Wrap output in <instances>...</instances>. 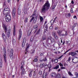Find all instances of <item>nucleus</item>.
<instances>
[{
	"mask_svg": "<svg viewBox=\"0 0 78 78\" xmlns=\"http://www.w3.org/2000/svg\"><path fill=\"white\" fill-rule=\"evenodd\" d=\"M50 7V4L48 1H47L46 3L42 6L41 8V13H45L46 11H48Z\"/></svg>",
	"mask_w": 78,
	"mask_h": 78,
	"instance_id": "nucleus-1",
	"label": "nucleus"
},
{
	"mask_svg": "<svg viewBox=\"0 0 78 78\" xmlns=\"http://www.w3.org/2000/svg\"><path fill=\"white\" fill-rule=\"evenodd\" d=\"M5 20L6 22H9V21L11 20V16L9 15V14L6 15L5 16Z\"/></svg>",
	"mask_w": 78,
	"mask_h": 78,
	"instance_id": "nucleus-2",
	"label": "nucleus"
},
{
	"mask_svg": "<svg viewBox=\"0 0 78 78\" xmlns=\"http://www.w3.org/2000/svg\"><path fill=\"white\" fill-rule=\"evenodd\" d=\"M3 50L4 51V54L3 55L4 59L5 62H6V50H5V49H4Z\"/></svg>",
	"mask_w": 78,
	"mask_h": 78,
	"instance_id": "nucleus-3",
	"label": "nucleus"
},
{
	"mask_svg": "<svg viewBox=\"0 0 78 78\" xmlns=\"http://www.w3.org/2000/svg\"><path fill=\"white\" fill-rule=\"evenodd\" d=\"M36 11H37L36 10H34V12L33 14H32V17L35 16L34 17H35V19H36L35 21V23L36 22V20H37V16H38V15H37V14H36Z\"/></svg>",
	"mask_w": 78,
	"mask_h": 78,
	"instance_id": "nucleus-4",
	"label": "nucleus"
},
{
	"mask_svg": "<svg viewBox=\"0 0 78 78\" xmlns=\"http://www.w3.org/2000/svg\"><path fill=\"white\" fill-rule=\"evenodd\" d=\"M78 62V58L76 57H73L72 59V62L73 63H76Z\"/></svg>",
	"mask_w": 78,
	"mask_h": 78,
	"instance_id": "nucleus-5",
	"label": "nucleus"
},
{
	"mask_svg": "<svg viewBox=\"0 0 78 78\" xmlns=\"http://www.w3.org/2000/svg\"><path fill=\"white\" fill-rule=\"evenodd\" d=\"M52 36H53L54 37L55 40H57V39H58V37L57 35H56V32H53L52 33Z\"/></svg>",
	"mask_w": 78,
	"mask_h": 78,
	"instance_id": "nucleus-6",
	"label": "nucleus"
},
{
	"mask_svg": "<svg viewBox=\"0 0 78 78\" xmlns=\"http://www.w3.org/2000/svg\"><path fill=\"white\" fill-rule=\"evenodd\" d=\"M16 8H14L12 11V16L13 17H14L16 16Z\"/></svg>",
	"mask_w": 78,
	"mask_h": 78,
	"instance_id": "nucleus-7",
	"label": "nucleus"
},
{
	"mask_svg": "<svg viewBox=\"0 0 78 78\" xmlns=\"http://www.w3.org/2000/svg\"><path fill=\"white\" fill-rule=\"evenodd\" d=\"M10 58L11 59H13V52H14L13 51V49H11L10 51Z\"/></svg>",
	"mask_w": 78,
	"mask_h": 78,
	"instance_id": "nucleus-8",
	"label": "nucleus"
},
{
	"mask_svg": "<svg viewBox=\"0 0 78 78\" xmlns=\"http://www.w3.org/2000/svg\"><path fill=\"white\" fill-rule=\"evenodd\" d=\"M19 36L18 37V39L19 40H20V38H21V37H22V30L21 29H20V30H19Z\"/></svg>",
	"mask_w": 78,
	"mask_h": 78,
	"instance_id": "nucleus-9",
	"label": "nucleus"
},
{
	"mask_svg": "<svg viewBox=\"0 0 78 78\" xmlns=\"http://www.w3.org/2000/svg\"><path fill=\"white\" fill-rule=\"evenodd\" d=\"M21 68L22 70V72L21 73V75L23 76V75L25 74V69H24V68H23V66H22Z\"/></svg>",
	"mask_w": 78,
	"mask_h": 78,
	"instance_id": "nucleus-10",
	"label": "nucleus"
},
{
	"mask_svg": "<svg viewBox=\"0 0 78 78\" xmlns=\"http://www.w3.org/2000/svg\"><path fill=\"white\" fill-rule=\"evenodd\" d=\"M6 35H7V37H10V34L11 33V31L10 30H9L8 31L6 32L5 33Z\"/></svg>",
	"mask_w": 78,
	"mask_h": 78,
	"instance_id": "nucleus-11",
	"label": "nucleus"
},
{
	"mask_svg": "<svg viewBox=\"0 0 78 78\" xmlns=\"http://www.w3.org/2000/svg\"><path fill=\"white\" fill-rule=\"evenodd\" d=\"M26 41L27 40L26 39V38H24L23 39V43L22 44V47H24V46H25V44Z\"/></svg>",
	"mask_w": 78,
	"mask_h": 78,
	"instance_id": "nucleus-12",
	"label": "nucleus"
},
{
	"mask_svg": "<svg viewBox=\"0 0 78 78\" xmlns=\"http://www.w3.org/2000/svg\"><path fill=\"white\" fill-rule=\"evenodd\" d=\"M56 74L55 73H52L51 74V76L52 78L55 77L56 78Z\"/></svg>",
	"mask_w": 78,
	"mask_h": 78,
	"instance_id": "nucleus-13",
	"label": "nucleus"
},
{
	"mask_svg": "<svg viewBox=\"0 0 78 78\" xmlns=\"http://www.w3.org/2000/svg\"><path fill=\"white\" fill-rule=\"evenodd\" d=\"M57 33L58 34V36H61V35H62V34H61V33H62V31L58 30L57 31Z\"/></svg>",
	"mask_w": 78,
	"mask_h": 78,
	"instance_id": "nucleus-14",
	"label": "nucleus"
},
{
	"mask_svg": "<svg viewBox=\"0 0 78 78\" xmlns=\"http://www.w3.org/2000/svg\"><path fill=\"white\" fill-rule=\"evenodd\" d=\"M71 16V14L70 13H67L66 14V17L67 18H69V17H70Z\"/></svg>",
	"mask_w": 78,
	"mask_h": 78,
	"instance_id": "nucleus-15",
	"label": "nucleus"
},
{
	"mask_svg": "<svg viewBox=\"0 0 78 78\" xmlns=\"http://www.w3.org/2000/svg\"><path fill=\"white\" fill-rule=\"evenodd\" d=\"M2 36L5 42H6V36H5V34L3 33L2 34Z\"/></svg>",
	"mask_w": 78,
	"mask_h": 78,
	"instance_id": "nucleus-16",
	"label": "nucleus"
},
{
	"mask_svg": "<svg viewBox=\"0 0 78 78\" xmlns=\"http://www.w3.org/2000/svg\"><path fill=\"white\" fill-rule=\"evenodd\" d=\"M2 26L3 28H4V31H5V33H6V31H7V27H6L5 25H3Z\"/></svg>",
	"mask_w": 78,
	"mask_h": 78,
	"instance_id": "nucleus-17",
	"label": "nucleus"
},
{
	"mask_svg": "<svg viewBox=\"0 0 78 78\" xmlns=\"http://www.w3.org/2000/svg\"><path fill=\"white\" fill-rule=\"evenodd\" d=\"M31 31H32V29H29L27 33L28 36H29L30 35V34H31Z\"/></svg>",
	"mask_w": 78,
	"mask_h": 78,
	"instance_id": "nucleus-18",
	"label": "nucleus"
},
{
	"mask_svg": "<svg viewBox=\"0 0 78 78\" xmlns=\"http://www.w3.org/2000/svg\"><path fill=\"white\" fill-rule=\"evenodd\" d=\"M4 12H6V11H7V12H9V10H10V9H9L8 8H5L4 9Z\"/></svg>",
	"mask_w": 78,
	"mask_h": 78,
	"instance_id": "nucleus-19",
	"label": "nucleus"
},
{
	"mask_svg": "<svg viewBox=\"0 0 78 78\" xmlns=\"http://www.w3.org/2000/svg\"><path fill=\"white\" fill-rule=\"evenodd\" d=\"M45 39H46V36L45 35H43L41 39V41H44V40H45Z\"/></svg>",
	"mask_w": 78,
	"mask_h": 78,
	"instance_id": "nucleus-20",
	"label": "nucleus"
},
{
	"mask_svg": "<svg viewBox=\"0 0 78 78\" xmlns=\"http://www.w3.org/2000/svg\"><path fill=\"white\" fill-rule=\"evenodd\" d=\"M61 75L60 74H57L56 75V76L55 78H61Z\"/></svg>",
	"mask_w": 78,
	"mask_h": 78,
	"instance_id": "nucleus-21",
	"label": "nucleus"
},
{
	"mask_svg": "<svg viewBox=\"0 0 78 78\" xmlns=\"http://www.w3.org/2000/svg\"><path fill=\"white\" fill-rule=\"evenodd\" d=\"M3 13L4 15H7L8 14H9V12H8V11H6V12H5V10H4V11L3 12Z\"/></svg>",
	"mask_w": 78,
	"mask_h": 78,
	"instance_id": "nucleus-22",
	"label": "nucleus"
},
{
	"mask_svg": "<svg viewBox=\"0 0 78 78\" xmlns=\"http://www.w3.org/2000/svg\"><path fill=\"white\" fill-rule=\"evenodd\" d=\"M40 61L41 62H45L47 61V58H45L44 59H43V60H42V59H40Z\"/></svg>",
	"mask_w": 78,
	"mask_h": 78,
	"instance_id": "nucleus-23",
	"label": "nucleus"
},
{
	"mask_svg": "<svg viewBox=\"0 0 78 78\" xmlns=\"http://www.w3.org/2000/svg\"><path fill=\"white\" fill-rule=\"evenodd\" d=\"M47 66L48 67V68H49V72H50V70H51V69H50V68H51V65L50 64H48Z\"/></svg>",
	"mask_w": 78,
	"mask_h": 78,
	"instance_id": "nucleus-24",
	"label": "nucleus"
},
{
	"mask_svg": "<svg viewBox=\"0 0 78 78\" xmlns=\"http://www.w3.org/2000/svg\"><path fill=\"white\" fill-rule=\"evenodd\" d=\"M33 72V71H29V76L30 77H31V76H32V73Z\"/></svg>",
	"mask_w": 78,
	"mask_h": 78,
	"instance_id": "nucleus-25",
	"label": "nucleus"
},
{
	"mask_svg": "<svg viewBox=\"0 0 78 78\" xmlns=\"http://www.w3.org/2000/svg\"><path fill=\"white\" fill-rule=\"evenodd\" d=\"M71 55L72 56H75V55H76V52H71Z\"/></svg>",
	"mask_w": 78,
	"mask_h": 78,
	"instance_id": "nucleus-26",
	"label": "nucleus"
},
{
	"mask_svg": "<svg viewBox=\"0 0 78 78\" xmlns=\"http://www.w3.org/2000/svg\"><path fill=\"white\" fill-rule=\"evenodd\" d=\"M45 75L43 74V78H46V77L47 76V73H45Z\"/></svg>",
	"mask_w": 78,
	"mask_h": 78,
	"instance_id": "nucleus-27",
	"label": "nucleus"
},
{
	"mask_svg": "<svg viewBox=\"0 0 78 78\" xmlns=\"http://www.w3.org/2000/svg\"><path fill=\"white\" fill-rule=\"evenodd\" d=\"M18 13L19 15H20V9L18 8Z\"/></svg>",
	"mask_w": 78,
	"mask_h": 78,
	"instance_id": "nucleus-28",
	"label": "nucleus"
},
{
	"mask_svg": "<svg viewBox=\"0 0 78 78\" xmlns=\"http://www.w3.org/2000/svg\"><path fill=\"white\" fill-rule=\"evenodd\" d=\"M47 30H48V26H47V25H46L45 26V29L44 31H47Z\"/></svg>",
	"mask_w": 78,
	"mask_h": 78,
	"instance_id": "nucleus-29",
	"label": "nucleus"
},
{
	"mask_svg": "<svg viewBox=\"0 0 78 78\" xmlns=\"http://www.w3.org/2000/svg\"><path fill=\"white\" fill-rule=\"evenodd\" d=\"M29 47H30V45H27V48L26 49V52H25V54H27V51H27V49L28 48H29Z\"/></svg>",
	"mask_w": 78,
	"mask_h": 78,
	"instance_id": "nucleus-30",
	"label": "nucleus"
},
{
	"mask_svg": "<svg viewBox=\"0 0 78 78\" xmlns=\"http://www.w3.org/2000/svg\"><path fill=\"white\" fill-rule=\"evenodd\" d=\"M40 68H43L44 67V65L42 64H41L40 66Z\"/></svg>",
	"mask_w": 78,
	"mask_h": 78,
	"instance_id": "nucleus-31",
	"label": "nucleus"
},
{
	"mask_svg": "<svg viewBox=\"0 0 78 78\" xmlns=\"http://www.w3.org/2000/svg\"><path fill=\"white\" fill-rule=\"evenodd\" d=\"M34 18H35V17H34V16H33L32 18L30 20V22H32V21H33V19H34Z\"/></svg>",
	"mask_w": 78,
	"mask_h": 78,
	"instance_id": "nucleus-32",
	"label": "nucleus"
},
{
	"mask_svg": "<svg viewBox=\"0 0 78 78\" xmlns=\"http://www.w3.org/2000/svg\"><path fill=\"white\" fill-rule=\"evenodd\" d=\"M58 68H59V65H57L55 66V67L54 68V69H58Z\"/></svg>",
	"mask_w": 78,
	"mask_h": 78,
	"instance_id": "nucleus-33",
	"label": "nucleus"
},
{
	"mask_svg": "<svg viewBox=\"0 0 78 78\" xmlns=\"http://www.w3.org/2000/svg\"><path fill=\"white\" fill-rule=\"evenodd\" d=\"M51 42H55V39L53 38H51Z\"/></svg>",
	"mask_w": 78,
	"mask_h": 78,
	"instance_id": "nucleus-34",
	"label": "nucleus"
},
{
	"mask_svg": "<svg viewBox=\"0 0 78 78\" xmlns=\"http://www.w3.org/2000/svg\"><path fill=\"white\" fill-rule=\"evenodd\" d=\"M70 58H71V57H69V58L68 60L66 61V62H70Z\"/></svg>",
	"mask_w": 78,
	"mask_h": 78,
	"instance_id": "nucleus-35",
	"label": "nucleus"
},
{
	"mask_svg": "<svg viewBox=\"0 0 78 78\" xmlns=\"http://www.w3.org/2000/svg\"><path fill=\"white\" fill-rule=\"evenodd\" d=\"M13 44H15L16 43V40L15 39H13L12 41Z\"/></svg>",
	"mask_w": 78,
	"mask_h": 78,
	"instance_id": "nucleus-36",
	"label": "nucleus"
},
{
	"mask_svg": "<svg viewBox=\"0 0 78 78\" xmlns=\"http://www.w3.org/2000/svg\"><path fill=\"white\" fill-rule=\"evenodd\" d=\"M0 67H2V61H0Z\"/></svg>",
	"mask_w": 78,
	"mask_h": 78,
	"instance_id": "nucleus-37",
	"label": "nucleus"
},
{
	"mask_svg": "<svg viewBox=\"0 0 78 78\" xmlns=\"http://www.w3.org/2000/svg\"><path fill=\"white\" fill-rule=\"evenodd\" d=\"M40 22H42L43 20V18L42 17H40Z\"/></svg>",
	"mask_w": 78,
	"mask_h": 78,
	"instance_id": "nucleus-38",
	"label": "nucleus"
},
{
	"mask_svg": "<svg viewBox=\"0 0 78 78\" xmlns=\"http://www.w3.org/2000/svg\"><path fill=\"white\" fill-rule=\"evenodd\" d=\"M58 61V59H55V60L54 62H55V63H57Z\"/></svg>",
	"mask_w": 78,
	"mask_h": 78,
	"instance_id": "nucleus-39",
	"label": "nucleus"
},
{
	"mask_svg": "<svg viewBox=\"0 0 78 78\" xmlns=\"http://www.w3.org/2000/svg\"><path fill=\"white\" fill-rule=\"evenodd\" d=\"M68 73L70 76H72V73H71V72L70 71L68 72Z\"/></svg>",
	"mask_w": 78,
	"mask_h": 78,
	"instance_id": "nucleus-40",
	"label": "nucleus"
},
{
	"mask_svg": "<svg viewBox=\"0 0 78 78\" xmlns=\"http://www.w3.org/2000/svg\"><path fill=\"white\" fill-rule=\"evenodd\" d=\"M37 25H35L34 26V29H37Z\"/></svg>",
	"mask_w": 78,
	"mask_h": 78,
	"instance_id": "nucleus-41",
	"label": "nucleus"
},
{
	"mask_svg": "<svg viewBox=\"0 0 78 78\" xmlns=\"http://www.w3.org/2000/svg\"><path fill=\"white\" fill-rule=\"evenodd\" d=\"M56 4H55V5H54L52 7V9H55V8L56 7Z\"/></svg>",
	"mask_w": 78,
	"mask_h": 78,
	"instance_id": "nucleus-42",
	"label": "nucleus"
},
{
	"mask_svg": "<svg viewBox=\"0 0 78 78\" xmlns=\"http://www.w3.org/2000/svg\"><path fill=\"white\" fill-rule=\"evenodd\" d=\"M42 73L41 71L40 70L39 72V74L41 75H42Z\"/></svg>",
	"mask_w": 78,
	"mask_h": 78,
	"instance_id": "nucleus-43",
	"label": "nucleus"
},
{
	"mask_svg": "<svg viewBox=\"0 0 78 78\" xmlns=\"http://www.w3.org/2000/svg\"><path fill=\"white\" fill-rule=\"evenodd\" d=\"M13 35L14 36H15V27H14V32H13Z\"/></svg>",
	"mask_w": 78,
	"mask_h": 78,
	"instance_id": "nucleus-44",
	"label": "nucleus"
},
{
	"mask_svg": "<svg viewBox=\"0 0 78 78\" xmlns=\"http://www.w3.org/2000/svg\"><path fill=\"white\" fill-rule=\"evenodd\" d=\"M36 75V72L35 71L34 72L33 76H35Z\"/></svg>",
	"mask_w": 78,
	"mask_h": 78,
	"instance_id": "nucleus-45",
	"label": "nucleus"
},
{
	"mask_svg": "<svg viewBox=\"0 0 78 78\" xmlns=\"http://www.w3.org/2000/svg\"><path fill=\"white\" fill-rule=\"evenodd\" d=\"M24 64H25V62H24V61H22L21 63V64L23 66V65H24Z\"/></svg>",
	"mask_w": 78,
	"mask_h": 78,
	"instance_id": "nucleus-46",
	"label": "nucleus"
},
{
	"mask_svg": "<svg viewBox=\"0 0 78 78\" xmlns=\"http://www.w3.org/2000/svg\"><path fill=\"white\" fill-rule=\"evenodd\" d=\"M28 20V18H26L25 20L24 21V22H25V23H27V20Z\"/></svg>",
	"mask_w": 78,
	"mask_h": 78,
	"instance_id": "nucleus-47",
	"label": "nucleus"
},
{
	"mask_svg": "<svg viewBox=\"0 0 78 78\" xmlns=\"http://www.w3.org/2000/svg\"><path fill=\"white\" fill-rule=\"evenodd\" d=\"M55 22V20H52L51 21V23H53Z\"/></svg>",
	"mask_w": 78,
	"mask_h": 78,
	"instance_id": "nucleus-48",
	"label": "nucleus"
},
{
	"mask_svg": "<svg viewBox=\"0 0 78 78\" xmlns=\"http://www.w3.org/2000/svg\"><path fill=\"white\" fill-rule=\"evenodd\" d=\"M75 75L76 76V77H78V73H75Z\"/></svg>",
	"mask_w": 78,
	"mask_h": 78,
	"instance_id": "nucleus-49",
	"label": "nucleus"
},
{
	"mask_svg": "<svg viewBox=\"0 0 78 78\" xmlns=\"http://www.w3.org/2000/svg\"><path fill=\"white\" fill-rule=\"evenodd\" d=\"M32 52H31V54H33L34 53L35 51L34 50H32Z\"/></svg>",
	"mask_w": 78,
	"mask_h": 78,
	"instance_id": "nucleus-50",
	"label": "nucleus"
},
{
	"mask_svg": "<svg viewBox=\"0 0 78 78\" xmlns=\"http://www.w3.org/2000/svg\"><path fill=\"white\" fill-rule=\"evenodd\" d=\"M34 62H37V58L34 59Z\"/></svg>",
	"mask_w": 78,
	"mask_h": 78,
	"instance_id": "nucleus-51",
	"label": "nucleus"
},
{
	"mask_svg": "<svg viewBox=\"0 0 78 78\" xmlns=\"http://www.w3.org/2000/svg\"><path fill=\"white\" fill-rule=\"evenodd\" d=\"M71 13H73V9L72 8L71 9Z\"/></svg>",
	"mask_w": 78,
	"mask_h": 78,
	"instance_id": "nucleus-52",
	"label": "nucleus"
},
{
	"mask_svg": "<svg viewBox=\"0 0 78 78\" xmlns=\"http://www.w3.org/2000/svg\"><path fill=\"white\" fill-rule=\"evenodd\" d=\"M33 37H31L30 38V41H33Z\"/></svg>",
	"mask_w": 78,
	"mask_h": 78,
	"instance_id": "nucleus-53",
	"label": "nucleus"
},
{
	"mask_svg": "<svg viewBox=\"0 0 78 78\" xmlns=\"http://www.w3.org/2000/svg\"><path fill=\"white\" fill-rule=\"evenodd\" d=\"M61 69H66V67L62 66L61 67Z\"/></svg>",
	"mask_w": 78,
	"mask_h": 78,
	"instance_id": "nucleus-54",
	"label": "nucleus"
},
{
	"mask_svg": "<svg viewBox=\"0 0 78 78\" xmlns=\"http://www.w3.org/2000/svg\"><path fill=\"white\" fill-rule=\"evenodd\" d=\"M50 30H52V29H53V26H51L50 27Z\"/></svg>",
	"mask_w": 78,
	"mask_h": 78,
	"instance_id": "nucleus-55",
	"label": "nucleus"
},
{
	"mask_svg": "<svg viewBox=\"0 0 78 78\" xmlns=\"http://www.w3.org/2000/svg\"><path fill=\"white\" fill-rule=\"evenodd\" d=\"M58 27H55V30H58Z\"/></svg>",
	"mask_w": 78,
	"mask_h": 78,
	"instance_id": "nucleus-56",
	"label": "nucleus"
},
{
	"mask_svg": "<svg viewBox=\"0 0 78 78\" xmlns=\"http://www.w3.org/2000/svg\"><path fill=\"white\" fill-rule=\"evenodd\" d=\"M62 56H63V55H61L59 57V59H61V57H62Z\"/></svg>",
	"mask_w": 78,
	"mask_h": 78,
	"instance_id": "nucleus-57",
	"label": "nucleus"
},
{
	"mask_svg": "<svg viewBox=\"0 0 78 78\" xmlns=\"http://www.w3.org/2000/svg\"><path fill=\"white\" fill-rule=\"evenodd\" d=\"M71 3L72 4H74V2L73 1H71Z\"/></svg>",
	"mask_w": 78,
	"mask_h": 78,
	"instance_id": "nucleus-58",
	"label": "nucleus"
},
{
	"mask_svg": "<svg viewBox=\"0 0 78 78\" xmlns=\"http://www.w3.org/2000/svg\"><path fill=\"white\" fill-rule=\"evenodd\" d=\"M43 55H44V54L43 53H41L40 55V56H43Z\"/></svg>",
	"mask_w": 78,
	"mask_h": 78,
	"instance_id": "nucleus-59",
	"label": "nucleus"
},
{
	"mask_svg": "<svg viewBox=\"0 0 78 78\" xmlns=\"http://www.w3.org/2000/svg\"><path fill=\"white\" fill-rule=\"evenodd\" d=\"M59 64L60 66H63V65L61 63H60Z\"/></svg>",
	"mask_w": 78,
	"mask_h": 78,
	"instance_id": "nucleus-60",
	"label": "nucleus"
},
{
	"mask_svg": "<svg viewBox=\"0 0 78 78\" xmlns=\"http://www.w3.org/2000/svg\"><path fill=\"white\" fill-rule=\"evenodd\" d=\"M40 31L39 30H38L37 32V34H38V33H39Z\"/></svg>",
	"mask_w": 78,
	"mask_h": 78,
	"instance_id": "nucleus-61",
	"label": "nucleus"
},
{
	"mask_svg": "<svg viewBox=\"0 0 78 78\" xmlns=\"http://www.w3.org/2000/svg\"><path fill=\"white\" fill-rule=\"evenodd\" d=\"M65 36V35L64 34H62V35L61 36Z\"/></svg>",
	"mask_w": 78,
	"mask_h": 78,
	"instance_id": "nucleus-62",
	"label": "nucleus"
},
{
	"mask_svg": "<svg viewBox=\"0 0 78 78\" xmlns=\"http://www.w3.org/2000/svg\"><path fill=\"white\" fill-rule=\"evenodd\" d=\"M76 16H74V17H73L74 19H75V18H76Z\"/></svg>",
	"mask_w": 78,
	"mask_h": 78,
	"instance_id": "nucleus-63",
	"label": "nucleus"
},
{
	"mask_svg": "<svg viewBox=\"0 0 78 78\" xmlns=\"http://www.w3.org/2000/svg\"><path fill=\"white\" fill-rule=\"evenodd\" d=\"M8 2L9 3L10 2V1H11V0H7Z\"/></svg>",
	"mask_w": 78,
	"mask_h": 78,
	"instance_id": "nucleus-64",
	"label": "nucleus"
}]
</instances>
